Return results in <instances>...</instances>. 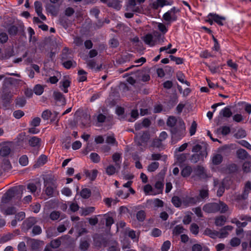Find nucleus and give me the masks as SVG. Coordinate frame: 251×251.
Segmentation results:
<instances>
[{"label":"nucleus","instance_id":"nucleus-9","mask_svg":"<svg viewBox=\"0 0 251 251\" xmlns=\"http://www.w3.org/2000/svg\"><path fill=\"white\" fill-rule=\"evenodd\" d=\"M126 10L134 13H140L141 9L140 6H137L135 0H130L127 4Z\"/></svg>","mask_w":251,"mask_h":251},{"label":"nucleus","instance_id":"nucleus-10","mask_svg":"<svg viewBox=\"0 0 251 251\" xmlns=\"http://www.w3.org/2000/svg\"><path fill=\"white\" fill-rule=\"evenodd\" d=\"M11 150V144L3 143L0 146V155L2 156H6L10 154Z\"/></svg>","mask_w":251,"mask_h":251},{"label":"nucleus","instance_id":"nucleus-61","mask_svg":"<svg viewBox=\"0 0 251 251\" xmlns=\"http://www.w3.org/2000/svg\"><path fill=\"white\" fill-rule=\"evenodd\" d=\"M197 126V124L195 121H193L191 124L190 126L189 131L191 136H192L195 134L196 131V128Z\"/></svg>","mask_w":251,"mask_h":251},{"label":"nucleus","instance_id":"nucleus-11","mask_svg":"<svg viewBox=\"0 0 251 251\" xmlns=\"http://www.w3.org/2000/svg\"><path fill=\"white\" fill-rule=\"evenodd\" d=\"M195 173L201 178H206L208 177H210L207 174L206 170L204 168L201 166H198L195 170Z\"/></svg>","mask_w":251,"mask_h":251},{"label":"nucleus","instance_id":"nucleus-23","mask_svg":"<svg viewBox=\"0 0 251 251\" xmlns=\"http://www.w3.org/2000/svg\"><path fill=\"white\" fill-rule=\"evenodd\" d=\"M28 142L31 147H39L40 146L41 139L36 136H33L29 139Z\"/></svg>","mask_w":251,"mask_h":251},{"label":"nucleus","instance_id":"nucleus-14","mask_svg":"<svg viewBox=\"0 0 251 251\" xmlns=\"http://www.w3.org/2000/svg\"><path fill=\"white\" fill-rule=\"evenodd\" d=\"M5 204H0V207L1 208V211L5 215H13L14 214L16 210L15 207L10 206L6 207L5 206Z\"/></svg>","mask_w":251,"mask_h":251},{"label":"nucleus","instance_id":"nucleus-58","mask_svg":"<svg viewBox=\"0 0 251 251\" xmlns=\"http://www.w3.org/2000/svg\"><path fill=\"white\" fill-rule=\"evenodd\" d=\"M34 6L37 14L38 13H41V12H42L43 8L42 3L40 1H36L34 2Z\"/></svg>","mask_w":251,"mask_h":251},{"label":"nucleus","instance_id":"nucleus-48","mask_svg":"<svg viewBox=\"0 0 251 251\" xmlns=\"http://www.w3.org/2000/svg\"><path fill=\"white\" fill-rule=\"evenodd\" d=\"M157 25L158 29L163 34H165V33H166L168 31L167 27L169 25H167V24L166 25H165V24H164L163 23H158L157 24Z\"/></svg>","mask_w":251,"mask_h":251},{"label":"nucleus","instance_id":"nucleus-49","mask_svg":"<svg viewBox=\"0 0 251 251\" xmlns=\"http://www.w3.org/2000/svg\"><path fill=\"white\" fill-rule=\"evenodd\" d=\"M96 63L94 60H90L87 62V66L91 69H95L96 71H99L100 70L101 66L97 67Z\"/></svg>","mask_w":251,"mask_h":251},{"label":"nucleus","instance_id":"nucleus-6","mask_svg":"<svg viewBox=\"0 0 251 251\" xmlns=\"http://www.w3.org/2000/svg\"><path fill=\"white\" fill-rule=\"evenodd\" d=\"M208 145L204 142L201 144H196L193 146L192 151L195 153H200L202 156L206 157L207 156V149Z\"/></svg>","mask_w":251,"mask_h":251},{"label":"nucleus","instance_id":"nucleus-19","mask_svg":"<svg viewBox=\"0 0 251 251\" xmlns=\"http://www.w3.org/2000/svg\"><path fill=\"white\" fill-rule=\"evenodd\" d=\"M31 248L34 250L38 249L41 246L43 245V242L39 240L30 239L28 240Z\"/></svg>","mask_w":251,"mask_h":251},{"label":"nucleus","instance_id":"nucleus-15","mask_svg":"<svg viewBox=\"0 0 251 251\" xmlns=\"http://www.w3.org/2000/svg\"><path fill=\"white\" fill-rule=\"evenodd\" d=\"M208 17H212L213 21L220 25H224V22L226 20L225 17L220 16L216 14L210 13Z\"/></svg>","mask_w":251,"mask_h":251},{"label":"nucleus","instance_id":"nucleus-55","mask_svg":"<svg viewBox=\"0 0 251 251\" xmlns=\"http://www.w3.org/2000/svg\"><path fill=\"white\" fill-rule=\"evenodd\" d=\"M190 230L193 234L197 235L199 231V227L197 224L193 223L191 225Z\"/></svg>","mask_w":251,"mask_h":251},{"label":"nucleus","instance_id":"nucleus-54","mask_svg":"<svg viewBox=\"0 0 251 251\" xmlns=\"http://www.w3.org/2000/svg\"><path fill=\"white\" fill-rule=\"evenodd\" d=\"M244 172L249 173L251 172V161L245 162L243 165Z\"/></svg>","mask_w":251,"mask_h":251},{"label":"nucleus","instance_id":"nucleus-35","mask_svg":"<svg viewBox=\"0 0 251 251\" xmlns=\"http://www.w3.org/2000/svg\"><path fill=\"white\" fill-rule=\"evenodd\" d=\"M70 82L67 79L60 82L61 89L64 93L68 92V88L70 86Z\"/></svg>","mask_w":251,"mask_h":251},{"label":"nucleus","instance_id":"nucleus-46","mask_svg":"<svg viewBox=\"0 0 251 251\" xmlns=\"http://www.w3.org/2000/svg\"><path fill=\"white\" fill-rule=\"evenodd\" d=\"M107 5L109 6L112 7L117 10H119L121 7V5L120 2L115 0L108 2Z\"/></svg>","mask_w":251,"mask_h":251},{"label":"nucleus","instance_id":"nucleus-32","mask_svg":"<svg viewBox=\"0 0 251 251\" xmlns=\"http://www.w3.org/2000/svg\"><path fill=\"white\" fill-rule=\"evenodd\" d=\"M209 191L207 187H204L199 191L200 199H204L208 198Z\"/></svg>","mask_w":251,"mask_h":251},{"label":"nucleus","instance_id":"nucleus-64","mask_svg":"<svg viewBox=\"0 0 251 251\" xmlns=\"http://www.w3.org/2000/svg\"><path fill=\"white\" fill-rule=\"evenodd\" d=\"M171 246V242L169 241H166L163 244L161 250L162 251H168Z\"/></svg>","mask_w":251,"mask_h":251},{"label":"nucleus","instance_id":"nucleus-27","mask_svg":"<svg viewBox=\"0 0 251 251\" xmlns=\"http://www.w3.org/2000/svg\"><path fill=\"white\" fill-rule=\"evenodd\" d=\"M72 54L71 51H69L68 49L65 48L63 50L62 55H61V60L62 61L69 60L70 59H72Z\"/></svg>","mask_w":251,"mask_h":251},{"label":"nucleus","instance_id":"nucleus-44","mask_svg":"<svg viewBox=\"0 0 251 251\" xmlns=\"http://www.w3.org/2000/svg\"><path fill=\"white\" fill-rule=\"evenodd\" d=\"M205 157L202 156L200 153H194L190 158V160L192 163H196L201 159H203Z\"/></svg>","mask_w":251,"mask_h":251},{"label":"nucleus","instance_id":"nucleus-22","mask_svg":"<svg viewBox=\"0 0 251 251\" xmlns=\"http://www.w3.org/2000/svg\"><path fill=\"white\" fill-rule=\"evenodd\" d=\"M112 160L115 163L116 167L119 169L121 163V154L118 152L114 153L112 155Z\"/></svg>","mask_w":251,"mask_h":251},{"label":"nucleus","instance_id":"nucleus-3","mask_svg":"<svg viewBox=\"0 0 251 251\" xmlns=\"http://www.w3.org/2000/svg\"><path fill=\"white\" fill-rule=\"evenodd\" d=\"M172 138L175 143L180 140L185 135V126L184 122L179 119L177 123V126L174 127L171 130Z\"/></svg>","mask_w":251,"mask_h":251},{"label":"nucleus","instance_id":"nucleus-52","mask_svg":"<svg viewBox=\"0 0 251 251\" xmlns=\"http://www.w3.org/2000/svg\"><path fill=\"white\" fill-rule=\"evenodd\" d=\"M80 195L83 198L87 199L91 195V191L87 188L83 189L80 192Z\"/></svg>","mask_w":251,"mask_h":251},{"label":"nucleus","instance_id":"nucleus-43","mask_svg":"<svg viewBox=\"0 0 251 251\" xmlns=\"http://www.w3.org/2000/svg\"><path fill=\"white\" fill-rule=\"evenodd\" d=\"M223 160V156L220 154L214 155L212 158V162L215 165L220 164Z\"/></svg>","mask_w":251,"mask_h":251},{"label":"nucleus","instance_id":"nucleus-59","mask_svg":"<svg viewBox=\"0 0 251 251\" xmlns=\"http://www.w3.org/2000/svg\"><path fill=\"white\" fill-rule=\"evenodd\" d=\"M8 32L10 35H15L18 32V27L16 26L12 25L8 28Z\"/></svg>","mask_w":251,"mask_h":251},{"label":"nucleus","instance_id":"nucleus-4","mask_svg":"<svg viewBox=\"0 0 251 251\" xmlns=\"http://www.w3.org/2000/svg\"><path fill=\"white\" fill-rule=\"evenodd\" d=\"M22 190L20 188H13L8 190L3 196L0 204H6L10 201L17 195H21ZM18 197L21 198V196Z\"/></svg>","mask_w":251,"mask_h":251},{"label":"nucleus","instance_id":"nucleus-12","mask_svg":"<svg viewBox=\"0 0 251 251\" xmlns=\"http://www.w3.org/2000/svg\"><path fill=\"white\" fill-rule=\"evenodd\" d=\"M37 222V220L35 218L29 217L23 222V225L25 229L28 230L36 224Z\"/></svg>","mask_w":251,"mask_h":251},{"label":"nucleus","instance_id":"nucleus-50","mask_svg":"<svg viewBox=\"0 0 251 251\" xmlns=\"http://www.w3.org/2000/svg\"><path fill=\"white\" fill-rule=\"evenodd\" d=\"M144 191L146 195H155V193L153 192V189L151 186L150 184L146 185L144 187Z\"/></svg>","mask_w":251,"mask_h":251},{"label":"nucleus","instance_id":"nucleus-18","mask_svg":"<svg viewBox=\"0 0 251 251\" xmlns=\"http://www.w3.org/2000/svg\"><path fill=\"white\" fill-rule=\"evenodd\" d=\"M91 239L90 237H86L81 239L80 241L79 248L82 251H86L90 246Z\"/></svg>","mask_w":251,"mask_h":251},{"label":"nucleus","instance_id":"nucleus-30","mask_svg":"<svg viewBox=\"0 0 251 251\" xmlns=\"http://www.w3.org/2000/svg\"><path fill=\"white\" fill-rule=\"evenodd\" d=\"M119 170L116 166H114L112 165H109L105 168L106 173L109 176L114 175Z\"/></svg>","mask_w":251,"mask_h":251},{"label":"nucleus","instance_id":"nucleus-36","mask_svg":"<svg viewBox=\"0 0 251 251\" xmlns=\"http://www.w3.org/2000/svg\"><path fill=\"white\" fill-rule=\"evenodd\" d=\"M46 9L48 12H50L52 15L56 16L58 12V8L50 4L46 6Z\"/></svg>","mask_w":251,"mask_h":251},{"label":"nucleus","instance_id":"nucleus-1","mask_svg":"<svg viewBox=\"0 0 251 251\" xmlns=\"http://www.w3.org/2000/svg\"><path fill=\"white\" fill-rule=\"evenodd\" d=\"M203 210L207 213H215L220 212L224 213L228 211V206L223 201L219 202H210L204 205L202 208Z\"/></svg>","mask_w":251,"mask_h":251},{"label":"nucleus","instance_id":"nucleus-39","mask_svg":"<svg viewBox=\"0 0 251 251\" xmlns=\"http://www.w3.org/2000/svg\"><path fill=\"white\" fill-rule=\"evenodd\" d=\"M184 229L181 225H177L175 227L173 231L174 235L178 236L184 232Z\"/></svg>","mask_w":251,"mask_h":251},{"label":"nucleus","instance_id":"nucleus-20","mask_svg":"<svg viewBox=\"0 0 251 251\" xmlns=\"http://www.w3.org/2000/svg\"><path fill=\"white\" fill-rule=\"evenodd\" d=\"M168 137L167 133L165 131H162L160 133L159 138L156 139L153 142L154 146L159 147L161 144V142L164 141Z\"/></svg>","mask_w":251,"mask_h":251},{"label":"nucleus","instance_id":"nucleus-31","mask_svg":"<svg viewBox=\"0 0 251 251\" xmlns=\"http://www.w3.org/2000/svg\"><path fill=\"white\" fill-rule=\"evenodd\" d=\"M178 120H177L176 117L174 116H170L168 118L167 121V125L170 127L173 128L174 127L177 126V123Z\"/></svg>","mask_w":251,"mask_h":251},{"label":"nucleus","instance_id":"nucleus-53","mask_svg":"<svg viewBox=\"0 0 251 251\" xmlns=\"http://www.w3.org/2000/svg\"><path fill=\"white\" fill-rule=\"evenodd\" d=\"M60 216V212L57 211L51 212L50 215V219L52 221L58 220Z\"/></svg>","mask_w":251,"mask_h":251},{"label":"nucleus","instance_id":"nucleus-42","mask_svg":"<svg viewBox=\"0 0 251 251\" xmlns=\"http://www.w3.org/2000/svg\"><path fill=\"white\" fill-rule=\"evenodd\" d=\"M159 164L157 162H153L149 164L147 169L149 172H152L155 171L159 167Z\"/></svg>","mask_w":251,"mask_h":251},{"label":"nucleus","instance_id":"nucleus-63","mask_svg":"<svg viewBox=\"0 0 251 251\" xmlns=\"http://www.w3.org/2000/svg\"><path fill=\"white\" fill-rule=\"evenodd\" d=\"M41 122V119L39 117L34 118L30 122L32 126L36 127L39 126Z\"/></svg>","mask_w":251,"mask_h":251},{"label":"nucleus","instance_id":"nucleus-51","mask_svg":"<svg viewBox=\"0 0 251 251\" xmlns=\"http://www.w3.org/2000/svg\"><path fill=\"white\" fill-rule=\"evenodd\" d=\"M33 91L37 95H41L44 92L43 87L39 84L35 86Z\"/></svg>","mask_w":251,"mask_h":251},{"label":"nucleus","instance_id":"nucleus-47","mask_svg":"<svg viewBox=\"0 0 251 251\" xmlns=\"http://www.w3.org/2000/svg\"><path fill=\"white\" fill-rule=\"evenodd\" d=\"M86 74L87 73L83 70H80L78 72V74L79 75L78 80L80 82H83L86 80Z\"/></svg>","mask_w":251,"mask_h":251},{"label":"nucleus","instance_id":"nucleus-29","mask_svg":"<svg viewBox=\"0 0 251 251\" xmlns=\"http://www.w3.org/2000/svg\"><path fill=\"white\" fill-rule=\"evenodd\" d=\"M204 234L209 236L211 238H216L218 237L219 232L215 230H212L209 228H206L204 231Z\"/></svg>","mask_w":251,"mask_h":251},{"label":"nucleus","instance_id":"nucleus-34","mask_svg":"<svg viewBox=\"0 0 251 251\" xmlns=\"http://www.w3.org/2000/svg\"><path fill=\"white\" fill-rule=\"evenodd\" d=\"M47 161V157L45 155H41L38 159L36 163L34 165L38 167L44 165Z\"/></svg>","mask_w":251,"mask_h":251},{"label":"nucleus","instance_id":"nucleus-8","mask_svg":"<svg viewBox=\"0 0 251 251\" xmlns=\"http://www.w3.org/2000/svg\"><path fill=\"white\" fill-rule=\"evenodd\" d=\"M200 202V199L198 196L191 197L186 196L182 199V205L187 207L196 204Z\"/></svg>","mask_w":251,"mask_h":251},{"label":"nucleus","instance_id":"nucleus-17","mask_svg":"<svg viewBox=\"0 0 251 251\" xmlns=\"http://www.w3.org/2000/svg\"><path fill=\"white\" fill-rule=\"evenodd\" d=\"M143 40L146 44L152 47L155 45V40L152 35L151 34H148L143 37Z\"/></svg>","mask_w":251,"mask_h":251},{"label":"nucleus","instance_id":"nucleus-40","mask_svg":"<svg viewBox=\"0 0 251 251\" xmlns=\"http://www.w3.org/2000/svg\"><path fill=\"white\" fill-rule=\"evenodd\" d=\"M192 172V168L190 166H186L181 172V174L183 177L189 176Z\"/></svg>","mask_w":251,"mask_h":251},{"label":"nucleus","instance_id":"nucleus-25","mask_svg":"<svg viewBox=\"0 0 251 251\" xmlns=\"http://www.w3.org/2000/svg\"><path fill=\"white\" fill-rule=\"evenodd\" d=\"M232 112L228 107H226L222 109L219 113L220 116L225 118H229L232 116Z\"/></svg>","mask_w":251,"mask_h":251},{"label":"nucleus","instance_id":"nucleus-56","mask_svg":"<svg viewBox=\"0 0 251 251\" xmlns=\"http://www.w3.org/2000/svg\"><path fill=\"white\" fill-rule=\"evenodd\" d=\"M19 163L23 166L27 165L28 163V157L25 155L22 156L19 159Z\"/></svg>","mask_w":251,"mask_h":251},{"label":"nucleus","instance_id":"nucleus-26","mask_svg":"<svg viewBox=\"0 0 251 251\" xmlns=\"http://www.w3.org/2000/svg\"><path fill=\"white\" fill-rule=\"evenodd\" d=\"M210 72L213 73H220V67L222 69L224 65H221V66L215 65V62H212L211 65H207Z\"/></svg>","mask_w":251,"mask_h":251},{"label":"nucleus","instance_id":"nucleus-21","mask_svg":"<svg viewBox=\"0 0 251 251\" xmlns=\"http://www.w3.org/2000/svg\"><path fill=\"white\" fill-rule=\"evenodd\" d=\"M63 66L66 69H69L71 68H75L76 66V63L72 59L66 60L62 61Z\"/></svg>","mask_w":251,"mask_h":251},{"label":"nucleus","instance_id":"nucleus-33","mask_svg":"<svg viewBox=\"0 0 251 251\" xmlns=\"http://www.w3.org/2000/svg\"><path fill=\"white\" fill-rule=\"evenodd\" d=\"M226 222L225 216L221 215L215 218V224L217 226H222L225 224Z\"/></svg>","mask_w":251,"mask_h":251},{"label":"nucleus","instance_id":"nucleus-45","mask_svg":"<svg viewBox=\"0 0 251 251\" xmlns=\"http://www.w3.org/2000/svg\"><path fill=\"white\" fill-rule=\"evenodd\" d=\"M172 202L173 204L176 207H180L181 205H182V200L181 201L180 199L177 196H174L172 198Z\"/></svg>","mask_w":251,"mask_h":251},{"label":"nucleus","instance_id":"nucleus-38","mask_svg":"<svg viewBox=\"0 0 251 251\" xmlns=\"http://www.w3.org/2000/svg\"><path fill=\"white\" fill-rule=\"evenodd\" d=\"M176 77L177 80L180 81L182 83H185L187 86H190V83L185 80V76L183 73H182L181 72H178L176 73Z\"/></svg>","mask_w":251,"mask_h":251},{"label":"nucleus","instance_id":"nucleus-7","mask_svg":"<svg viewBox=\"0 0 251 251\" xmlns=\"http://www.w3.org/2000/svg\"><path fill=\"white\" fill-rule=\"evenodd\" d=\"M177 12V10L176 9V8L173 7L163 15V18L166 22H167V25H170L171 22L176 20L177 16L176 15V13Z\"/></svg>","mask_w":251,"mask_h":251},{"label":"nucleus","instance_id":"nucleus-62","mask_svg":"<svg viewBox=\"0 0 251 251\" xmlns=\"http://www.w3.org/2000/svg\"><path fill=\"white\" fill-rule=\"evenodd\" d=\"M90 158L94 163H98L100 161V156L96 153H92L90 154Z\"/></svg>","mask_w":251,"mask_h":251},{"label":"nucleus","instance_id":"nucleus-16","mask_svg":"<svg viewBox=\"0 0 251 251\" xmlns=\"http://www.w3.org/2000/svg\"><path fill=\"white\" fill-rule=\"evenodd\" d=\"M233 228V227L231 226H224L219 232L218 237L220 238L226 237L228 235V231H231Z\"/></svg>","mask_w":251,"mask_h":251},{"label":"nucleus","instance_id":"nucleus-28","mask_svg":"<svg viewBox=\"0 0 251 251\" xmlns=\"http://www.w3.org/2000/svg\"><path fill=\"white\" fill-rule=\"evenodd\" d=\"M98 171L96 170H93L91 171H86L85 174L88 178L91 180H94L97 177Z\"/></svg>","mask_w":251,"mask_h":251},{"label":"nucleus","instance_id":"nucleus-5","mask_svg":"<svg viewBox=\"0 0 251 251\" xmlns=\"http://www.w3.org/2000/svg\"><path fill=\"white\" fill-rule=\"evenodd\" d=\"M229 180L227 178H225L223 181L219 183V181L217 179H214V186L215 187H218V189L217 192V195L219 197H221L223 195L225 192V188H227L229 185Z\"/></svg>","mask_w":251,"mask_h":251},{"label":"nucleus","instance_id":"nucleus-60","mask_svg":"<svg viewBox=\"0 0 251 251\" xmlns=\"http://www.w3.org/2000/svg\"><path fill=\"white\" fill-rule=\"evenodd\" d=\"M241 243L240 240L237 238L234 237L231 239L230 242V244L232 247H236L239 246Z\"/></svg>","mask_w":251,"mask_h":251},{"label":"nucleus","instance_id":"nucleus-24","mask_svg":"<svg viewBox=\"0 0 251 251\" xmlns=\"http://www.w3.org/2000/svg\"><path fill=\"white\" fill-rule=\"evenodd\" d=\"M236 153L238 157L241 159H245L248 157L251 158V156L248 154V153L243 149L238 150Z\"/></svg>","mask_w":251,"mask_h":251},{"label":"nucleus","instance_id":"nucleus-37","mask_svg":"<svg viewBox=\"0 0 251 251\" xmlns=\"http://www.w3.org/2000/svg\"><path fill=\"white\" fill-rule=\"evenodd\" d=\"M95 209L94 207H88L82 209L81 210V215L85 216L89 215L90 214L94 212Z\"/></svg>","mask_w":251,"mask_h":251},{"label":"nucleus","instance_id":"nucleus-41","mask_svg":"<svg viewBox=\"0 0 251 251\" xmlns=\"http://www.w3.org/2000/svg\"><path fill=\"white\" fill-rule=\"evenodd\" d=\"M54 99L61 102L62 104L65 102V99L63 95L59 92H54L53 93Z\"/></svg>","mask_w":251,"mask_h":251},{"label":"nucleus","instance_id":"nucleus-2","mask_svg":"<svg viewBox=\"0 0 251 251\" xmlns=\"http://www.w3.org/2000/svg\"><path fill=\"white\" fill-rule=\"evenodd\" d=\"M45 193L49 197H52L57 187L56 178L52 175H48L44 179Z\"/></svg>","mask_w":251,"mask_h":251},{"label":"nucleus","instance_id":"nucleus-13","mask_svg":"<svg viewBox=\"0 0 251 251\" xmlns=\"http://www.w3.org/2000/svg\"><path fill=\"white\" fill-rule=\"evenodd\" d=\"M172 1H168L166 0H156L152 3V7L157 9L159 6L163 7L165 5H169L172 4Z\"/></svg>","mask_w":251,"mask_h":251},{"label":"nucleus","instance_id":"nucleus-57","mask_svg":"<svg viewBox=\"0 0 251 251\" xmlns=\"http://www.w3.org/2000/svg\"><path fill=\"white\" fill-rule=\"evenodd\" d=\"M246 136V133L245 130L240 129L235 134V136L237 138H244Z\"/></svg>","mask_w":251,"mask_h":251}]
</instances>
